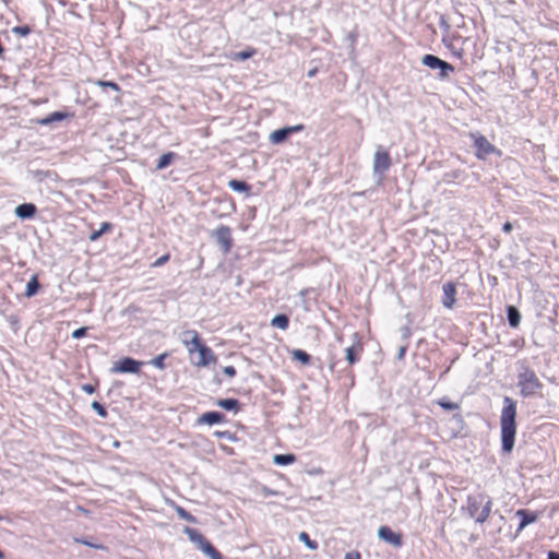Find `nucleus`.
Returning a JSON list of instances; mask_svg holds the SVG:
<instances>
[{"label": "nucleus", "instance_id": "7", "mask_svg": "<svg viewBox=\"0 0 559 559\" xmlns=\"http://www.w3.org/2000/svg\"><path fill=\"white\" fill-rule=\"evenodd\" d=\"M378 537L384 543L400 548L403 545L402 535L393 532L389 526L383 525L378 528Z\"/></svg>", "mask_w": 559, "mask_h": 559}, {"label": "nucleus", "instance_id": "12", "mask_svg": "<svg viewBox=\"0 0 559 559\" xmlns=\"http://www.w3.org/2000/svg\"><path fill=\"white\" fill-rule=\"evenodd\" d=\"M302 129H304L302 124L277 129L270 134V141L273 144H280V143L284 142L289 134H292L294 132L301 131Z\"/></svg>", "mask_w": 559, "mask_h": 559}, {"label": "nucleus", "instance_id": "25", "mask_svg": "<svg viewBox=\"0 0 559 559\" xmlns=\"http://www.w3.org/2000/svg\"><path fill=\"white\" fill-rule=\"evenodd\" d=\"M216 404L227 411H236L238 407V401L235 399L218 400Z\"/></svg>", "mask_w": 559, "mask_h": 559}, {"label": "nucleus", "instance_id": "3", "mask_svg": "<svg viewBox=\"0 0 559 559\" xmlns=\"http://www.w3.org/2000/svg\"><path fill=\"white\" fill-rule=\"evenodd\" d=\"M519 386L522 395L530 396L535 394L542 384L533 370L524 369L519 374Z\"/></svg>", "mask_w": 559, "mask_h": 559}, {"label": "nucleus", "instance_id": "29", "mask_svg": "<svg viewBox=\"0 0 559 559\" xmlns=\"http://www.w3.org/2000/svg\"><path fill=\"white\" fill-rule=\"evenodd\" d=\"M228 186L230 189L238 192H248L249 190V186L245 181L230 180Z\"/></svg>", "mask_w": 559, "mask_h": 559}, {"label": "nucleus", "instance_id": "5", "mask_svg": "<svg viewBox=\"0 0 559 559\" xmlns=\"http://www.w3.org/2000/svg\"><path fill=\"white\" fill-rule=\"evenodd\" d=\"M471 138L474 140V145L477 148V158L485 159L488 155L496 152V147L484 135L472 133Z\"/></svg>", "mask_w": 559, "mask_h": 559}, {"label": "nucleus", "instance_id": "11", "mask_svg": "<svg viewBox=\"0 0 559 559\" xmlns=\"http://www.w3.org/2000/svg\"><path fill=\"white\" fill-rule=\"evenodd\" d=\"M198 353V359L193 360V364L198 367H206L210 364L216 362V356L212 349L204 344L195 350Z\"/></svg>", "mask_w": 559, "mask_h": 559}, {"label": "nucleus", "instance_id": "21", "mask_svg": "<svg viewBox=\"0 0 559 559\" xmlns=\"http://www.w3.org/2000/svg\"><path fill=\"white\" fill-rule=\"evenodd\" d=\"M288 323L289 320L286 314H277L271 321V325L280 330H286L288 328Z\"/></svg>", "mask_w": 559, "mask_h": 559}, {"label": "nucleus", "instance_id": "40", "mask_svg": "<svg viewBox=\"0 0 559 559\" xmlns=\"http://www.w3.org/2000/svg\"><path fill=\"white\" fill-rule=\"evenodd\" d=\"M439 404H440V406H442L443 408H445V409H450V411L455 409V408L457 407V405H456V404L451 403V402H442V401H441V402H439Z\"/></svg>", "mask_w": 559, "mask_h": 559}, {"label": "nucleus", "instance_id": "2", "mask_svg": "<svg viewBox=\"0 0 559 559\" xmlns=\"http://www.w3.org/2000/svg\"><path fill=\"white\" fill-rule=\"evenodd\" d=\"M492 501L485 493L471 496L467 499V511L477 523H484L490 515Z\"/></svg>", "mask_w": 559, "mask_h": 559}, {"label": "nucleus", "instance_id": "42", "mask_svg": "<svg viewBox=\"0 0 559 559\" xmlns=\"http://www.w3.org/2000/svg\"><path fill=\"white\" fill-rule=\"evenodd\" d=\"M360 555L357 551L347 552L344 559H359Z\"/></svg>", "mask_w": 559, "mask_h": 559}, {"label": "nucleus", "instance_id": "18", "mask_svg": "<svg viewBox=\"0 0 559 559\" xmlns=\"http://www.w3.org/2000/svg\"><path fill=\"white\" fill-rule=\"evenodd\" d=\"M198 547L211 559H223L221 554L206 539H204Z\"/></svg>", "mask_w": 559, "mask_h": 559}, {"label": "nucleus", "instance_id": "15", "mask_svg": "<svg viewBox=\"0 0 559 559\" xmlns=\"http://www.w3.org/2000/svg\"><path fill=\"white\" fill-rule=\"evenodd\" d=\"M223 419H224V416L221 413L207 412V413H204L198 419V424L215 425V424L222 423Z\"/></svg>", "mask_w": 559, "mask_h": 559}, {"label": "nucleus", "instance_id": "31", "mask_svg": "<svg viewBox=\"0 0 559 559\" xmlns=\"http://www.w3.org/2000/svg\"><path fill=\"white\" fill-rule=\"evenodd\" d=\"M186 533L189 536V539L197 544L198 546L205 539L199 532L192 528H186Z\"/></svg>", "mask_w": 559, "mask_h": 559}, {"label": "nucleus", "instance_id": "35", "mask_svg": "<svg viewBox=\"0 0 559 559\" xmlns=\"http://www.w3.org/2000/svg\"><path fill=\"white\" fill-rule=\"evenodd\" d=\"M176 511L180 519L186 520L188 522H194V518L190 513H188L183 508L177 507Z\"/></svg>", "mask_w": 559, "mask_h": 559}, {"label": "nucleus", "instance_id": "8", "mask_svg": "<svg viewBox=\"0 0 559 559\" xmlns=\"http://www.w3.org/2000/svg\"><path fill=\"white\" fill-rule=\"evenodd\" d=\"M142 366L141 361L134 360L130 357H126L119 361L118 365L111 368L112 373H138L140 371V367Z\"/></svg>", "mask_w": 559, "mask_h": 559}, {"label": "nucleus", "instance_id": "23", "mask_svg": "<svg viewBox=\"0 0 559 559\" xmlns=\"http://www.w3.org/2000/svg\"><path fill=\"white\" fill-rule=\"evenodd\" d=\"M175 153H166V154H163L159 159H158V163H157V166L156 168L158 170H162L164 168H166L167 166L170 165V163L173 162V159L175 158Z\"/></svg>", "mask_w": 559, "mask_h": 559}, {"label": "nucleus", "instance_id": "47", "mask_svg": "<svg viewBox=\"0 0 559 559\" xmlns=\"http://www.w3.org/2000/svg\"><path fill=\"white\" fill-rule=\"evenodd\" d=\"M0 559H4V555L1 550H0Z\"/></svg>", "mask_w": 559, "mask_h": 559}, {"label": "nucleus", "instance_id": "22", "mask_svg": "<svg viewBox=\"0 0 559 559\" xmlns=\"http://www.w3.org/2000/svg\"><path fill=\"white\" fill-rule=\"evenodd\" d=\"M296 461V456L294 454H276L273 457V462L276 465H287L292 464Z\"/></svg>", "mask_w": 559, "mask_h": 559}, {"label": "nucleus", "instance_id": "28", "mask_svg": "<svg viewBox=\"0 0 559 559\" xmlns=\"http://www.w3.org/2000/svg\"><path fill=\"white\" fill-rule=\"evenodd\" d=\"M254 53H255V50L252 49V48H249L247 50L233 53L230 56V58L233 60H241V61H243V60H247V59L251 58Z\"/></svg>", "mask_w": 559, "mask_h": 559}, {"label": "nucleus", "instance_id": "38", "mask_svg": "<svg viewBox=\"0 0 559 559\" xmlns=\"http://www.w3.org/2000/svg\"><path fill=\"white\" fill-rule=\"evenodd\" d=\"M14 33L25 36L29 33V28L27 26H17L14 28Z\"/></svg>", "mask_w": 559, "mask_h": 559}, {"label": "nucleus", "instance_id": "48", "mask_svg": "<svg viewBox=\"0 0 559 559\" xmlns=\"http://www.w3.org/2000/svg\"><path fill=\"white\" fill-rule=\"evenodd\" d=\"M2 520V516L0 515V521Z\"/></svg>", "mask_w": 559, "mask_h": 559}, {"label": "nucleus", "instance_id": "13", "mask_svg": "<svg viewBox=\"0 0 559 559\" xmlns=\"http://www.w3.org/2000/svg\"><path fill=\"white\" fill-rule=\"evenodd\" d=\"M442 292H443V295H442V305L444 308L447 309H452L453 306L455 305V296H456V286L454 283L452 282H448L445 284H443L442 286Z\"/></svg>", "mask_w": 559, "mask_h": 559}, {"label": "nucleus", "instance_id": "41", "mask_svg": "<svg viewBox=\"0 0 559 559\" xmlns=\"http://www.w3.org/2000/svg\"><path fill=\"white\" fill-rule=\"evenodd\" d=\"M82 390L87 394H92L95 392V388L92 384H83Z\"/></svg>", "mask_w": 559, "mask_h": 559}, {"label": "nucleus", "instance_id": "32", "mask_svg": "<svg viewBox=\"0 0 559 559\" xmlns=\"http://www.w3.org/2000/svg\"><path fill=\"white\" fill-rule=\"evenodd\" d=\"M95 84L100 86V87H108V88H111L114 90L115 92H120V87L118 84H116L115 82H111V81H102V80H98V81H95Z\"/></svg>", "mask_w": 559, "mask_h": 559}, {"label": "nucleus", "instance_id": "20", "mask_svg": "<svg viewBox=\"0 0 559 559\" xmlns=\"http://www.w3.org/2000/svg\"><path fill=\"white\" fill-rule=\"evenodd\" d=\"M508 320L512 328H516L520 324L521 314L519 310L513 306L508 307Z\"/></svg>", "mask_w": 559, "mask_h": 559}, {"label": "nucleus", "instance_id": "46", "mask_svg": "<svg viewBox=\"0 0 559 559\" xmlns=\"http://www.w3.org/2000/svg\"><path fill=\"white\" fill-rule=\"evenodd\" d=\"M316 73H317V69L314 68V69L309 70V71H308V73H307V75H308L309 78H312V76H314V75H316Z\"/></svg>", "mask_w": 559, "mask_h": 559}, {"label": "nucleus", "instance_id": "19", "mask_svg": "<svg viewBox=\"0 0 559 559\" xmlns=\"http://www.w3.org/2000/svg\"><path fill=\"white\" fill-rule=\"evenodd\" d=\"M64 118H66V114H62V112H59V111H55V112H51L50 115H48L45 118L38 119L37 123L41 124V126H47V124H50V123L56 122V121H61Z\"/></svg>", "mask_w": 559, "mask_h": 559}, {"label": "nucleus", "instance_id": "36", "mask_svg": "<svg viewBox=\"0 0 559 559\" xmlns=\"http://www.w3.org/2000/svg\"><path fill=\"white\" fill-rule=\"evenodd\" d=\"M170 255L168 253L159 257L155 262L152 263V267H158L169 261Z\"/></svg>", "mask_w": 559, "mask_h": 559}, {"label": "nucleus", "instance_id": "33", "mask_svg": "<svg viewBox=\"0 0 559 559\" xmlns=\"http://www.w3.org/2000/svg\"><path fill=\"white\" fill-rule=\"evenodd\" d=\"M167 357V354L164 353V354H160L156 357H154L152 360H151V364L158 368V369H164L165 365H164V360L165 358Z\"/></svg>", "mask_w": 559, "mask_h": 559}, {"label": "nucleus", "instance_id": "6", "mask_svg": "<svg viewBox=\"0 0 559 559\" xmlns=\"http://www.w3.org/2000/svg\"><path fill=\"white\" fill-rule=\"evenodd\" d=\"M391 166V158L386 151L381 150L380 147L376 151L373 157V173L382 176L384 171L389 169Z\"/></svg>", "mask_w": 559, "mask_h": 559}, {"label": "nucleus", "instance_id": "44", "mask_svg": "<svg viewBox=\"0 0 559 559\" xmlns=\"http://www.w3.org/2000/svg\"><path fill=\"white\" fill-rule=\"evenodd\" d=\"M405 353H406V347H405V346H402V347L399 349L397 358H399V359H403V358H404V356H405Z\"/></svg>", "mask_w": 559, "mask_h": 559}, {"label": "nucleus", "instance_id": "39", "mask_svg": "<svg viewBox=\"0 0 559 559\" xmlns=\"http://www.w3.org/2000/svg\"><path fill=\"white\" fill-rule=\"evenodd\" d=\"M223 372L228 376L229 378L234 377L236 374V370L233 366H227L223 369Z\"/></svg>", "mask_w": 559, "mask_h": 559}, {"label": "nucleus", "instance_id": "27", "mask_svg": "<svg viewBox=\"0 0 559 559\" xmlns=\"http://www.w3.org/2000/svg\"><path fill=\"white\" fill-rule=\"evenodd\" d=\"M292 356L294 359L300 361L302 365H309L310 362V356L301 349H294L292 350Z\"/></svg>", "mask_w": 559, "mask_h": 559}, {"label": "nucleus", "instance_id": "16", "mask_svg": "<svg viewBox=\"0 0 559 559\" xmlns=\"http://www.w3.org/2000/svg\"><path fill=\"white\" fill-rule=\"evenodd\" d=\"M515 516L521 519L519 530H523L526 525L534 523L537 519L535 514H530L526 510H518Z\"/></svg>", "mask_w": 559, "mask_h": 559}, {"label": "nucleus", "instance_id": "34", "mask_svg": "<svg viewBox=\"0 0 559 559\" xmlns=\"http://www.w3.org/2000/svg\"><path fill=\"white\" fill-rule=\"evenodd\" d=\"M92 408L103 418L107 417L105 407L97 401L92 402Z\"/></svg>", "mask_w": 559, "mask_h": 559}, {"label": "nucleus", "instance_id": "43", "mask_svg": "<svg viewBox=\"0 0 559 559\" xmlns=\"http://www.w3.org/2000/svg\"><path fill=\"white\" fill-rule=\"evenodd\" d=\"M512 228H513V226H512V224L510 222L504 223L503 226H502V230L504 233H510L512 230Z\"/></svg>", "mask_w": 559, "mask_h": 559}, {"label": "nucleus", "instance_id": "30", "mask_svg": "<svg viewBox=\"0 0 559 559\" xmlns=\"http://www.w3.org/2000/svg\"><path fill=\"white\" fill-rule=\"evenodd\" d=\"M299 540L305 543V545L311 549V550H316L318 548V544L317 542L314 540H311L309 535L306 533V532H301L299 533V536H298Z\"/></svg>", "mask_w": 559, "mask_h": 559}, {"label": "nucleus", "instance_id": "24", "mask_svg": "<svg viewBox=\"0 0 559 559\" xmlns=\"http://www.w3.org/2000/svg\"><path fill=\"white\" fill-rule=\"evenodd\" d=\"M39 288V284L36 276H33L32 280L26 285L25 296L27 298L33 297Z\"/></svg>", "mask_w": 559, "mask_h": 559}, {"label": "nucleus", "instance_id": "9", "mask_svg": "<svg viewBox=\"0 0 559 559\" xmlns=\"http://www.w3.org/2000/svg\"><path fill=\"white\" fill-rule=\"evenodd\" d=\"M181 341L190 355H193L203 345L198 332L194 330L185 331Z\"/></svg>", "mask_w": 559, "mask_h": 559}, {"label": "nucleus", "instance_id": "17", "mask_svg": "<svg viewBox=\"0 0 559 559\" xmlns=\"http://www.w3.org/2000/svg\"><path fill=\"white\" fill-rule=\"evenodd\" d=\"M362 350V346L359 343H356L348 348H346V360L354 365L358 360V356Z\"/></svg>", "mask_w": 559, "mask_h": 559}, {"label": "nucleus", "instance_id": "4", "mask_svg": "<svg viewBox=\"0 0 559 559\" xmlns=\"http://www.w3.org/2000/svg\"><path fill=\"white\" fill-rule=\"evenodd\" d=\"M421 63L430 69L439 70V78L442 80L448 79L450 74L454 72V68L452 64L441 60L440 58L433 55H425L421 58Z\"/></svg>", "mask_w": 559, "mask_h": 559}, {"label": "nucleus", "instance_id": "37", "mask_svg": "<svg viewBox=\"0 0 559 559\" xmlns=\"http://www.w3.org/2000/svg\"><path fill=\"white\" fill-rule=\"evenodd\" d=\"M87 329L86 328H80L72 333V337L78 340L83 337L86 334Z\"/></svg>", "mask_w": 559, "mask_h": 559}, {"label": "nucleus", "instance_id": "45", "mask_svg": "<svg viewBox=\"0 0 559 559\" xmlns=\"http://www.w3.org/2000/svg\"><path fill=\"white\" fill-rule=\"evenodd\" d=\"M548 559H559V554L550 551L548 554Z\"/></svg>", "mask_w": 559, "mask_h": 559}, {"label": "nucleus", "instance_id": "1", "mask_svg": "<svg viewBox=\"0 0 559 559\" xmlns=\"http://www.w3.org/2000/svg\"><path fill=\"white\" fill-rule=\"evenodd\" d=\"M503 408L501 412L500 425H501V440L502 450L507 453L511 452L514 447L516 425V405L512 399L506 396L503 400Z\"/></svg>", "mask_w": 559, "mask_h": 559}, {"label": "nucleus", "instance_id": "14", "mask_svg": "<svg viewBox=\"0 0 559 559\" xmlns=\"http://www.w3.org/2000/svg\"><path fill=\"white\" fill-rule=\"evenodd\" d=\"M36 212V206L32 203H24L15 207V215L22 219L31 218Z\"/></svg>", "mask_w": 559, "mask_h": 559}, {"label": "nucleus", "instance_id": "10", "mask_svg": "<svg viewBox=\"0 0 559 559\" xmlns=\"http://www.w3.org/2000/svg\"><path fill=\"white\" fill-rule=\"evenodd\" d=\"M214 237L217 243L222 247L223 251L227 253L233 245L230 228L227 226H221L214 231Z\"/></svg>", "mask_w": 559, "mask_h": 559}, {"label": "nucleus", "instance_id": "26", "mask_svg": "<svg viewBox=\"0 0 559 559\" xmlns=\"http://www.w3.org/2000/svg\"><path fill=\"white\" fill-rule=\"evenodd\" d=\"M111 228H112V225L110 223L105 222L102 224L100 228L98 230L93 231L88 238L91 241H96L97 239L100 238V236L103 234H105L106 231H109Z\"/></svg>", "mask_w": 559, "mask_h": 559}]
</instances>
